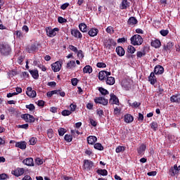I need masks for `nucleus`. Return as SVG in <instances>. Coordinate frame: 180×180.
<instances>
[{
	"instance_id": "412c9836",
	"label": "nucleus",
	"mask_w": 180,
	"mask_h": 180,
	"mask_svg": "<svg viewBox=\"0 0 180 180\" xmlns=\"http://www.w3.org/2000/svg\"><path fill=\"white\" fill-rule=\"evenodd\" d=\"M98 32H99V30H98V29H96V28H91V30H89V31L88 32V34L91 37H95V36H97Z\"/></svg>"
},
{
	"instance_id": "7c9ffc66",
	"label": "nucleus",
	"mask_w": 180,
	"mask_h": 180,
	"mask_svg": "<svg viewBox=\"0 0 180 180\" xmlns=\"http://www.w3.org/2000/svg\"><path fill=\"white\" fill-rule=\"evenodd\" d=\"M79 30H81L83 33H86V32H88V28L85 23L79 24Z\"/></svg>"
},
{
	"instance_id": "49530a36",
	"label": "nucleus",
	"mask_w": 180,
	"mask_h": 180,
	"mask_svg": "<svg viewBox=\"0 0 180 180\" xmlns=\"http://www.w3.org/2000/svg\"><path fill=\"white\" fill-rule=\"evenodd\" d=\"M77 53V57L79 58V60H82V58H84V52H82V50H79Z\"/></svg>"
},
{
	"instance_id": "a19ab883",
	"label": "nucleus",
	"mask_w": 180,
	"mask_h": 180,
	"mask_svg": "<svg viewBox=\"0 0 180 180\" xmlns=\"http://www.w3.org/2000/svg\"><path fill=\"white\" fill-rule=\"evenodd\" d=\"M129 106H131V108H139V106H140V105H141V103L135 101L133 103H129Z\"/></svg>"
},
{
	"instance_id": "13d9d810",
	"label": "nucleus",
	"mask_w": 180,
	"mask_h": 180,
	"mask_svg": "<svg viewBox=\"0 0 180 180\" xmlns=\"http://www.w3.org/2000/svg\"><path fill=\"white\" fill-rule=\"evenodd\" d=\"M71 82H72V85H73V86H76V85L78 84V79L72 78L71 80Z\"/></svg>"
},
{
	"instance_id": "0e129e2a",
	"label": "nucleus",
	"mask_w": 180,
	"mask_h": 180,
	"mask_svg": "<svg viewBox=\"0 0 180 180\" xmlns=\"http://www.w3.org/2000/svg\"><path fill=\"white\" fill-rule=\"evenodd\" d=\"M147 175H148V176H155V175H157V172L155 171L149 172L147 173Z\"/></svg>"
},
{
	"instance_id": "9d476101",
	"label": "nucleus",
	"mask_w": 180,
	"mask_h": 180,
	"mask_svg": "<svg viewBox=\"0 0 180 180\" xmlns=\"http://www.w3.org/2000/svg\"><path fill=\"white\" fill-rule=\"evenodd\" d=\"M110 103H111V105H119V98L116 97V95L110 94Z\"/></svg>"
},
{
	"instance_id": "f03ea898",
	"label": "nucleus",
	"mask_w": 180,
	"mask_h": 180,
	"mask_svg": "<svg viewBox=\"0 0 180 180\" xmlns=\"http://www.w3.org/2000/svg\"><path fill=\"white\" fill-rule=\"evenodd\" d=\"M0 53L1 56H9L11 53V46L8 44H0Z\"/></svg>"
},
{
	"instance_id": "de8ad7c7",
	"label": "nucleus",
	"mask_w": 180,
	"mask_h": 180,
	"mask_svg": "<svg viewBox=\"0 0 180 180\" xmlns=\"http://www.w3.org/2000/svg\"><path fill=\"white\" fill-rule=\"evenodd\" d=\"M96 113L99 117H102L103 116V110H101V108L97 109Z\"/></svg>"
},
{
	"instance_id": "7ed1b4c3",
	"label": "nucleus",
	"mask_w": 180,
	"mask_h": 180,
	"mask_svg": "<svg viewBox=\"0 0 180 180\" xmlns=\"http://www.w3.org/2000/svg\"><path fill=\"white\" fill-rule=\"evenodd\" d=\"M95 103H99L100 105H103V106H106L109 101L108 99L103 97H96L94 98Z\"/></svg>"
},
{
	"instance_id": "ea45409f",
	"label": "nucleus",
	"mask_w": 180,
	"mask_h": 180,
	"mask_svg": "<svg viewBox=\"0 0 180 180\" xmlns=\"http://www.w3.org/2000/svg\"><path fill=\"white\" fill-rule=\"evenodd\" d=\"M8 75L10 78L15 77V75H18V72L15 70H9L8 72Z\"/></svg>"
},
{
	"instance_id": "6e6d98bb",
	"label": "nucleus",
	"mask_w": 180,
	"mask_h": 180,
	"mask_svg": "<svg viewBox=\"0 0 180 180\" xmlns=\"http://www.w3.org/2000/svg\"><path fill=\"white\" fill-rule=\"evenodd\" d=\"M58 22L59 23H65L67 22V19H65L63 17H58Z\"/></svg>"
},
{
	"instance_id": "423d86ee",
	"label": "nucleus",
	"mask_w": 180,
	"mask_h": 180,
	"mask_svg": "<svg viewBox=\"0 0 180 180\" xmlns=\"http://www.w3.org/2000/svg\"><path fill=\"white\" fill-rule=\"evenodd\" d=\"M22 119H24L27 123L34 122V117L30 114H23L21 115Z\"/></svg>"
},
{
	"instance_id": "69168bd1",
	"label": "nucleus",
	"mask_w": 180,
	"mask_h": 180,
	"mask_svg": "<svg viewBox=\"0 0 180 180\" xmlns=\"http://www.w3.org/2000/svg\"><path fill=\"white\" fill-rule=\"evenodd\" d=\"M7 179H8V174H0V180Z\"/></svg>"
},
{
	"instance_id": "aec40b11",
	"label": "nucleus",
	"mask_w": 180,
	"mask_h": 180,
	"mask_svg": "<svg viewBox=\"0 0 180 180\" xmlns=\"http://www.w3.org/2000/svg\"><path fill=\"white\" fill-rule=\"evenodd\" d=\"M94 167V162L91 160H84V169H91Z\"/></svg>"
},
{
	"instance_id": "e2e57ef3",
	"label": "nucleus",
	"mask_w": 180,
	"mask_h": 180,
	"mask_svg": "<svg viewBox=\"0 0 180 180\" xmlns=\"http://www.w3.org/2000/svg\"><path fill=\"white\" fill-rule=\"evenodd\" d=\"M90 124H91V126H93L94 127H96V124H98V123L96 122V120H94L92 118H90Z\"/></svg>"
},
{
	"instance_id": "338daca9",
	"label": "nucleus",
	"mask_w": 180,
	"mask_h": 180,
	"mask_svg": "<svg viewBox=\"0 0 180 180\" xmlns=\"http://www.w3.org/2000/svg\"><path fill=\"white\" fill-rule=\"evenodd\" d=\"M18 127L20 129H27L29 127V124H22V125H18Z\"/></svg>"
},
{
	"instance_id": "680f3d73",
	"label": "nucleus",
	"mask_w": 180,
	"mask_h": 180,
	"mask_svg": "<svg viewBox=\"0 0 180 180\" xmlns=\"http://www.w3.org/2000/svg\"><path fill=\"white\" fill-rule=\"evenodd\" d=\"M26 108L29 109L31 112H33V110L34 109V105L33 104H30L26 105Z\"/></svg>"
},
{
	"instance_id": "8fccbe9b",
	"label": "nucleus",
	"mask_w": 180,
	"mask_h": 180,
	"mask_svg": "<svg viewBox=\"0 0 180 180\" xmlns=\"http://www.w3.org/2000/svg\"><path fill=\"white\" fill-rule=\"evenodd\" d=\"M150 127L151 129H153V130H157L158 127V124H157V122H152L150 124Z\"/></svg>"
},
{
	"instance_id": "864d4df0",
	"label": "nucleus",
	"mask_w": 180,
	"mask_h": 180,
	"mask_svg": "<svg viewBox=\"0 0 180 180\" xmlns=\"http://www.w3.org/2000/svg\"><path fill=\"white\" fill-rule=\"evenodd\" d=\"M47 136L49 139H53V130L51 129L47 130Z\"/></svg>"
},
{
	"instance_id": "bb28decb",
	"label": "nucleus",
	"mask_w": 180,
	"mask_h": 180,
	"mask_svg": "<svg viewBox=\"0 0 180 180\" xmlns=\"http://www.w3.org/2000/svg\"><path fill=\"white\" fill-rule=\"evenodd\" d=\"M151 46L155 47V49H159V47H161V41L158 39H155L151 42Z\"/></svg>"
},
{
	"instance_id": "79ce46f5",
	"label": "nucleus",
	"mask_w": 180,
	"mask_h": 180,
	"mask_svg": "<svg viewBox=\"0 0 180 180\" xmlns=\"http://www.w3.org/2000/svg\"><path fill=\"white\" fill-rule=\"evenodd\" d=\"M106 32H107V33H109L110 34H113V33L115 32V30H113V27H112V26L108 27L106 29Z\"/></svg>"
},
{
	"instance_id": "0eeeda50",
	"label": "nucleus",
	"mask_w": 180,
	"mask_h": 180,
	"mask_svg": "<svg viewBox=\"0 0 180 180\" xmlns=\"http://www.w3.org/2000/svg\"><path fill=\"white\" fill-rule=\"evenodd\" d=\"M104 46L110 49L111 47H115L116 46V41H115L113 39H108L104 41Z\"/></svg>"
},
{
	"instance_id": "2eb2a0df",
	"label": "nucleus",
	"mask_w": 180,
	"mask_h": 180,
	"mask_svg": "<svg viewBox=\"0 0 180 180\" xmlns=\"http://www.w3.org/2000/svg\"><path fill=\"white\" fill-rule=\"evenodd\" d=\"M71 34L77 39H82V34H81V32L78 30H72Z\"/></svg>"
},
{
	"instance_id": "dca6fc26",
	"label": "nucleus",
	"mask_w": 180,
	"mask_h": 180,
	"mask_svg": "<svg viewBox=\"0 0 180 180\" xmlns=\"http://www.w3.org/2000/svg\"><path fill=\"white\" fill-rule=\"evenodd\" d=\"M178 171H180V165L178 167L176 165H174V167L170 169L172 176H174L176 174H178Z\"/></svg>"
},
{
	"instance_id": "5fc2aeb1",
	"label": "nucleus",
	"mask_w": 180,
	"mask_h": 180,
	"mask_svg": "<svg viewBox=\"0 0 180 180\" xmlns=\"http://www.w3.org/2000/svg\"><path fill=\"white\" fill-rule=\"evenodd\" d=\"M169 33V31L168 30H160V34H162V36H167Z\"/></svg>"
},
{
	"instance_id": "cd10ccee",
	"label": "nucleus",
	"mask_w": 180,
	"mask_h": 180,
	"mask_svg": "<svg viewBox=\"0 0 180 180\" xmlns=\"http://www.w3.org/2000/svg\"><path fill=\"white\" fill-rule=\"evenodd\" d=\"M30 73L34 79L39 78V71L37 70H30Z\"/></svg>"
},
{
	"instance_id": "4be33fe9",
	"label": "nucleus",
	"mask_w": 180,
	"mask_h": 180,
	"mask_svg": "<svg viewBox=\"0 0 180 180\" xmlns=\"http://www.w3.org/2000/svg\"><path fill=\"white\" fill-rule=\"evenodd\" d=\"M171 102L179 103H180V94H175L171 96Z\"/></svg>"
},
{
	"instance_id": "774afa93",
	"label": "nucleus",
	"mask_w": 180,
	"mask_h": 180,
	"mask_svg": "<svg viewBox=\"0 0 180 180\" xmlns=\"http://www.w3.org/2000/svg\"><path fill=\"white\" fill-rule=\"evenodd\" d=\"M70 112H75V109H77V105L74 104H70Z\"/></svg>"
},
{
	"instance_id": "4c0bfd02",
	"label": "nucleus",
	"mask_w": 180,
	"mask_h": 180,
	"mask_svg": "<svg viewBox=\"0 0 180 180\" xmlns=\"http://www.w3.org/2000/svg\"><path fill=\"white\" fill-rule=\"evenodd\" d=\"M127 50L128 53H130V54H134V53H136V48L131 45L128 46Z\"/></svg>"
},
{
	"instance_id": "f704fd0d",
	"label": "nucleus",
	"mask_w": 180,
	"mask_h": 180,
	"mask_svg": "<svg viewBox=\"0 0 180 180\" xmlns=\"http://www.w3.org/2000/svg\"><path fill=\"white\" fill-rule=\"evenodd\" d=\"M98 91L103 96H105L106 95H109V91L108 90H106L105 89L103 88V87H99Z\"/></svg>"
},
{
	"instance_id": "a18cd8bd",
	"label": "nucleus",
	"mask_w": 180,
	"mask_h": 180,
	"mask_svg": "<svg viewBox=\"0 0 180 180\" xmlns=\"http://www.w3.org/2000/svg\"><path fill=\"white\" fill-rule=\"evenodd\" d=\"M61 114L63 116H70V115H71V111L68 110H64L62 111Z\"/></svg>"
},
{
	"instance_id": "a878e982",
	"label": "nucleus",
	"mask_w": 180,
	"mask_h": 180,
	"mask_svg": "<svg viewBox=\"0 0 180 180\" xmlns=\"http://www.w3.org/2000/svg\"><path fill=\"white\" fill-rule=\"evenodd\" d=\"M75 67H77V64L75 60H70L66 65V68L68 70H72V68H75Z\"/></svg>"
},
{
	"instance_id": "72a5a7b5",
	"label": "nucleus",
	"mask_w": 180,
	"mask_h": 180,
	"mask_svg": "<svg viewBox=\"0 0 180 180\" xmlns=\"http://www.w3.org/2000/svg\"><path fill=\"white\" fill-rule=\"evenodd\" d=\"M172 47H174V43H172V42H167L164 46V50H165L166 51H168V50H171Z\"/></svg>"
},
{
	"instance_id": "20e7f679",
	"label": "nucleus",
	"mask_w": 180,
	"mask_h": 180,
	"mask_svg": "<svg viewBox=\"0 0 180 180\" xmlns=\"http://www.w3.org/2000/svg\"><path fill=\"white\" fill-rule=\"evenodd\" d=\"M58 30H59V29L57 27L53 28V29L48 27L46 29V34L49 37H54V36H56V34H57V32H58Z\"/></svg>"
},
{
	"instance_id": "09e8293b",
	"label": "nucleus",
	"mask_w": 180,
	"mask_h": 180,
	"mask_svg": "<svg viewBox=\"0 0 180 180\" xmlns=\"http://www.w3.org/2000/svg\"><path fill=\"white\" fill-rule=\"evenodd\" d=\"M66 131H67V130H65V129L60 128L58 129V134H59V136H63L64 134H65Z\"/></svg>"
},
{
	"instance_id": "e433bc0d",
	"label": "nucleus",
	"mask_w": 180,
	"mask_h": 180,
	"mask_svg": "<svg viewBox=\"0 0 180 180\" xmlns=\"http://www.w3.org/2000/svg\"><path fill=\"white\" fill-rule=\"evenodd\" d=\"M97 174H98V175H102L103 176H106V175H108V170L102 169H98Z\"/></svg>"
},
{
	"instance_id": "39448f33",
	"label": "nucleus",
	"mask_w": 180,
	"mask_h": 180,
	"mask_svg": "<svg viewBox=\"0 0 180 180\" xmlns=\"http://www.w3.org/2000/svg\"><path fill=\"white\" fill-rule=\"evenodd\" d=\"M63 63L61 61H56L51 65V68L53 72H58L61 70Z\"/></svg>"
},
{
	"instance_id": "4468645a",
	"label": "nucleus",
	"mask_w": 180,
	"mask_h": 180,
	"mask_svg": "<svg viewBox=\"0 0 180 180\" xmlns=\"http://www.w3.org/2000/svg\"><path fill=\"white\" fill-rule=\"evenodd\" d=\"M146 148H147V147L146 146V145H144V143H142L139 148L137 149V153L139 155H143L144 153L146 151Z\"/></svg>"
},
{
	"instance_id": "f3484780",
	"label": "nucleus",
	"mask_w": 180,
	"mask_h": 180,
	"mask_svg": "<svg viewBox=\"0 0 180 180\" xmlns=\"http://www.w3.org/2000/svg\"><path fill=\"white\" fill-rule=\"evenodd\" d=\"M121 84H122V86L124 88V89L127 90L130 86V79H124Z\"/></svg>"
},
{
	"instance_id": "bf43d9fd",
	"label": "nucleus",
	"mask_w": 180,
	"mask_h": 180,
	"mask_svg": "<svg viewBox=\"0 0 180 180\" xmlns=\"http://www.w3.org/2000/svg\"><path fill=\"white\" fill-rule=\"evenodd\" d=\"M35 163L37 164V165H41L43 164V159H41L40 158H38L35 160Z\"/></svg>"
},
{
	"instance_id": "c85d7f7f",
	"label": "nucleus",
	"mask_w": 180,
	"mask_h": 180,
	"mask_svg": "<svg viewBox=\"0 0 180 180\" xmlns=\"http://www.w3.org/2000/svg\"><path fill=\"white\" fill-rule=\"evenodd\" d=\"M105 82L107 85H114L115 84V77H108Z\"/></svg>"
},
{
	"instance_id": "ddd939ff",
	"label": "nucleus",
	"mask_w": 180,
	"mask_h": 180,
	"mask_svg": "<svg viewBox=\"0 0 180 180\" xmlns=\"http://www.w3.org/2000/svg\"><path fill=\"white\" fill-rule=\"evenodd\" d=\"M12 174H13V175H15V176H21V175H23V174H25V169L18 168V169L13 171Z\"/></svg>"
},
{
	"instance_id": "5701e85b",
	"label": "nucleus",
	"mask_w": 180,
	"mask_h": 180,
	"mask_svg": "<svg viewBox=\"0 0 180 180\" xmlns=\"http://www.w3.org/2000/svg\"><path fill=\"white\" fill-rule=\"evenodd\" d=\"M15 147L20 148V150H26V142L20 141L15 143Z\"/></svg>"
},
{
	"instance_id": "c03bdc74",
	"label": "nucleus",
	"mask_w": 180,
	"mask_h": 180,
	"mask_svg": "<svg viewBox=\"0 0 180 180\" xmlns=\"http://www.w3.org/2000/svg\"><path fill=\"white\" fill-rule=\"evenodd\" d=\"M65 140L68 143H71V141H72V136L71 135L66 134L65 136Z\"/></svg>"
},
{
	"instance_id": "9b49d317",
	"label": "nucleus",
	"mask_w": 180,
	"mask_h": 180,
	"mask_svg": "<svg viewBox=\"0 0 180 180\" xmlns=\"http://www.w3.org/2000/svg\"><path fill=\"white\" fill-rule=\"evenodd\" d=\"M22 163L25 165H27V167H33L34 165V162H33V158H27L25 159L22 161Z\"/></svg>"
},
{
	"instance_id": "393cba45",
	"label": "nucleus",
	"mask_w": 180,
	"mask_h": 180,
	"mask_svg": "<svg viewBox=\"0 0 180 180\" xmlns=\"http://www.w3.org/2000/svg\"><path fill=\"white\" fill-rule=\"evenodd\" d=\"M133 120H134V118L133 117V116H131V115L127 114L124 115V122L126 123H131Z\"/></svg>"
},
{
	"instance_id": "b1692460",
	"label": "nucleus",
	"mask_w": 180,
	"mask_h": 180,
	"mask_svg": "<svg viewBox=\"0 0 180 180\" xmlns=\"http://www.w3.org/2000/svg\"><path fill=\"white\" fill-rule=\"evenodd\" d=\"M116 52H117V54L120 56V57H123V56H124V53H125L124 49L122 46H117L116 48Z\"/></svg>"
},
{
	"instance_id": "6ab92c4d",
	"label": "nucleus",
	"mask_w": 180,
	"mask_h": 180,
	"mask_svg": "<svg viewBox=\"0 0 180 180\" xmlns=\"http://www.w3.org/2000/svg\"><path fill=\"white\" fill-rule=\"evenodd\" d=\"M148 81L151 85H154V84L157 82V79H155V74H154V72L150 73V76L148 77Z\"/></svg>"
},
{
	"instance_id": "c9c22d12",
	"label": "nucleus",
	"mask_w": 180,
	"mask_h": 180,
	"mask_svg": "<svg viewBox=\"0 0 180 180\" xmlns=\"http://www.w3.org/2000/svg\"><path fill=\"white\" fill-rule=\"evenodd\" d=\"M35 50H37V47L34 44H32V45L28 46L27 49V51L28 53H34V51Z\"/></svg>"
},
{
	"instance_id": "f257e3e1",
	"label": "nucleus",
	"mask_w": 180,
	"mask_h": 180,
	"mask_svg": "<svg viewBox=\"0 0 180 180\" xmlns=\"http://www.w3.org/2000/svg\"><path fill=\"white\" fill-rule=\"evenodd\" d=\"M131 44L133 46H141L143 44V37L139 34H135L132 36L130 39Z\"/></svg>"
},
{
	"instance_id": "3c124183",
	"label": "nucleus",
	"mask_w": 180,
	"mask_h": 180,
	"mask_svg": "<svg viewBox=\"0 0 180 180\" xmlns=\"http://www.w3.org/2000/svg\"><path fill=\"white\" fill-rule=\"evenodd\" d=\"M69 49H70V50H71L74 53H78V49H77V47H75L73 45H70Z\"/></svg>"
},
{
	"instance_id": "c756f323",
	"label": "nucleus",
	"mask_w": 180,
	"mask_h": 180,
	"mask_svg": "<svg viewBox=\"0 0 180 180\" xmlns=\"http://www.w3.org/2000/svg\"><path fill=\"white\" fill-rule=\"evenodd\" d=\"M130 6V3L127 1V0H123L121 4V9H127Z\"/></svg>"
},
{
	"instance_id": "a211bd4d",
	"label": "nucleus",
	"mask_w": 180,
	"mask_h": 180,
	"mask_svg": "<svg viewBox=\"0 0 180 180\" xmlns=\"http://www.w3.org/2000/svg\"><path fill=\"white\" fill-rule=\"evenodd\" d=\"M98 141V138L95 136H90L87 137V143L88 144H95Z\"/></svg>"
},
{
	"instance_id": "58836bf2",
	"label": "nucleus",
	"mask_w": 180,
	"mask_h": 180,
	"mask_svg": "<svg viewBox=\"0 0 180 180\" xmlns=\"http://www.w3.org/2000/svg\"><path fill=\"white\" fill-rule=\"evenodd\" d=\"M94 147L96 150H99L100 151H102V150H103V147L100 143H95Z\"/></svg>"
},
{
	"instance_id": "1a4fd4ad",
	"label": "nucleus",
	"mask_w": 180,
	"mask_h": 180,
	"mask_svg": "<svg viewBox=\"0 0 180 180\" xmlns=\"http://www.w3.org/2000/svg\"><path fill=\"white\" fill-rule=\"evenodd\" d=\"M26 94L30 98H36V96L37 95V94L36 93V91L33 90L32 87L27 88Z\"/></svg>"
},
{
	"instance_id": "37998d69",
	"label": "nucleus",
	"mask_w": 180,
	"mask_h": 180,
	"mask_svg": "<svg viewBox=\"0 0 180 180\" xmlns=\"http://www.w3.org/2000/svg\"><path fill=\"white\" fill-rule=\"evenodd\" d=\"M125 148L124 146H118L115 152L119 153H123V151H124Z\"/></svg>"
},
{
	"instance_id": "473e14b6",
	"label": "nucleus",
	"mask_w": 180,
	"mask_h": 180,
	"mask_svg": "<svg viewBox=\"0 0 180 180\" xmlns=\"http://www.w3.org/2000/svg\"><path fill=\"white\" fill-rule=\"evenodd\" d=\"M83 72L84 74H91L92 72V68L91 67V65H86L83 68Z\"/></svg>"
},
{
	"instance_id": "052dcab7",
	"label": "nucleus",
	"mask_w": 180,
	"mask_h": 180,
	"mask_svg": "<svg viewBox=\"0 0 180 180\" xmlns=\"http://www.w3.org/2000/svg\"><path fill=\"white\" fill-rule=\"evenodd\" d=\"M143 56H146V53L141 52V51H138L136 53L137 58H141V57H143Z\"/></svg>"
},
{
	"instance_id": "603ef678",
	"label": "nucleus",
	"mask_w": 180,
	"mask_h": 180,
	"mask_svg": "<svg viewBox=\"0 0 180 180\" xmlns=\"http://www.w3.org/2000/svg\"><path fill=\"white\" fill-rule=\"evenodd\" d=\"M96 65L98 68H106V63H98Z\"/></svg>"
},
{
	"instance_id": "f8f14e48",
	"label": "nucleus",
	"mask_w": 180,
	"mask_h": 180,
	"mask_svg": "<svg viewBox=\"0 0 180 180\" xmlns=\"http://www.w3.org/2000/svg\"><path fill=\"white\" fill-rule=\"evenodd\" d=\"M164 72V68L161 65H157L154 69V74L156 75H161Z\"/></svg>"
},
{
	"instance_id": "4d7b16f0",
	"label": "nucleus",
	"mask_w": 180,
	"mask_h": 180,
	"mask_svg": "<svg viewBox=\"0 0 180 180\" xmlns=\"http://www.w3.org/2000/svg\"><path fill=\"white\" fill-rule=\"evenodd\" d=\"M37 141V139L34 137H32L30 139V144H31L32 146H34Z\"/></svg>"
},
{
	"instance_id": "2f4dec72",
	"label": "nucleus",
	"mask_w": 180,
	"mask_h": 180,
	"mask_svg": "<svg viewBox=\"0 0 180 180\" xmlns=\"http://www.w3.org/2000/svg\"><path fill=\"white\" fill-rule=\"evenodd\" d=\"M128 25H130V26H134V25H137V19L134 17H131L128 20Z\"/></svg>"
},
{
	"instance_id": "6e6552de",
	"label": "nucleus",
	"mask_w": 180,
	"mask_h": 180,
	"mask_svg": "<svg viewBox=\"0 0 180 180\" xmlns=\"http://www.w3.org/2000/svg\"><path fill=\"white\" fill-rule=\"evenodd\" d=\"M109 75H111L110 72H106V71H101L98 73V79H100V81H103V79H105V78H106L107 77H109Z\"/></svg>"
}]
</instances>
